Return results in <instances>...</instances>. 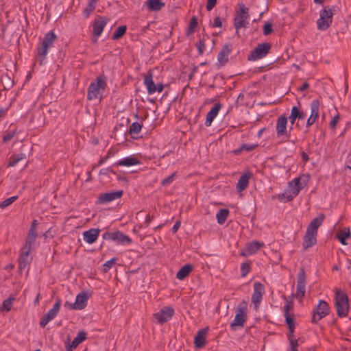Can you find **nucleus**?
Segmentation results:
<instances>
[{
    "instance_id": "27",
    "label": "nucleus",
    "mask_w": 351,
    "mask_h": 351,
    "mask_svg": "<svg viewBox=\"0 0 351 351\" xmlns=\"http://www.w3.org/2000/svg\"><path fill=\"white\" fill-rule=\"evenodd\" d=\"M232 51V45L226 44L218 53L217 60L221 64H225L228 60V56Z\"/></svg>"
},
{
    "instance_id": "30",
    "label": "nucleus",
    "mask_w": 351,
    "mask_h": 351,
    "mask_svg": "<svg viewBox=\"0 0 351 351\" xmlns=\"http://www.w3.org/2000/svg\"><path fill=\"white\" fill-rule=\"evenodd\" d=\"M193 271V266L190 264L183 265L178 271L176 278L180 280L185 279Z\"/></svg>"
},
{
    "instance_id": "14",
    "label": "nucleus",
    "mask_w": 351,
    "mask_h": 351,
    "mask_svg": "<svg viewBox=\"0 0 351 351\" xmlns=\"http://www.w3.org/2000/svg\"><path fill=\"white\" fill-rule=\"evenodd\" d=\"M123 193L122 190L101 193L98 197L97 204H106L112 202L117 199L121 198Z\"/></svg>"
},
{
    "instance_id": "23",
    "label": "nucleus",
    "mask_w": 351,
    "mask_h": 351,
    "mask_svg": "<svg viewBox=\"0 0 351 351\" xmlns=\"http://www.w3.org/2000/svg\"><path fill=\"white\" fill-rule=\"evenodd\" d=\"M89 298V295L87 292L82 291L76 296L75 302L73 303L74 308L76 310H82L87 305V301Z\"/></svg>"
},
{
    "instance_id": "24",
    "label": "nucleus",
    "mask_w": 351,
    "mask_h": 351,
    "mask_svg": "<svg viewBox=\"0 0 351 351\" xmlns=\"http://www.w3.org/2000/svg\"><path fill=\"white\" fill-rule=\"evenodd\" d=\"M252 176V173L250 171H246L241 175L236 186V189L238 192L240 193L246 189Z\"/></svg>"
},
{
    "instance_id": "48",
    "label": "nucleus",
    "mask_w": 351,
    "mask_h": 351,
    "mask_svg": "<svg viewBox=\"0 0 351 351\" xmlns=\"http://www.w3.org/2000/svg\"><path fill=\"white\" fill-rule=\"evenodd\" d=\"M273 31L272 24L269 22L265 23L263 25V34L267 36L273 32Z\"/></svg>"
},
{
    "instance_id": "16",
    "label": "nucleus",
    "mask_w": 351,
    "mask_h": 351,
    "mask_svg": "<svg viewBox=\"0 0 351 351\" xmlns=\"http://www.w3.org/2000/svg\"><path fill=\"white\" fill-rule=\"evenodd\" d=\"M293 311V301H289L286 300L285 304L283 306L284 317L285 318V322L287 326L295 325L294 321V313L291 311Z\"/></svg>"
},
{
    "instance_id": "8",
    "label": "nucleus",
    "mask_w": 351,
    "mask_h": 351,
    "mask_svg": "<svg viewBox=\"0 0 351 351\" xmlns=\"http://www.w3.org/2000/svg\"><path fill=\"white\" fill-rule=\"evenodd\" d=\"M246 310L247 304L245 301H243L237 309L234 319L230 324V328L232 329H234L235 326L243 327L244 326L247 320Z\"/></svg>"
},
{
    "instance_id": "44",
    "label": "nucleus",
    "mask_w": 351,
    "mask_h": 351,
    "mask_svg": "<svg viewBox=\"0 0 351 351\" xmlns=\"http://www.w3.org/2000/svg\"><path fill=\"white\" fill-rule=\"evenodd\" d=\"M117 258H112L110 260L106 261L104 265V271L107 272L117 261Z\"/></svg>"
},
{
    "instance_id": "34",
    "label": "nucleus",
    "mask_w": 351,
    "mask_h": 351,
    "mask_svg": "<svg viewBox=\"0 0 351 351\" xmlns=\"http://www.w3.org/2000/svg\"><path fill=\"white\" fill-rule=\"evenodd\" d=\"M320 103L318 99H314L310 104L311 107V115L310 117L318 119L319 112Z\"/></svg>"
},
{
    "instance_id": "11",
    "label": "nucleus",
    "mask_w": 351,
    "mask_h": 351,
    "mask_svg": "<svg viewBox=\"0 0 351 351\" xmlns=\"http://www.w3.org/2000/svg\"><path fill=\"white\" fill-rule=\"evenodd\" d=\"M61 306V300L58 299L53 306V308H51L46 314L43 315L40 322V326L42 328L45 327V326L52 319H53L58 313L60 311Z\"/></svg>"
},
{
    "instance_id": "1",
    "label": "nucleus",
    "mask_w": 351,
    "mask_h": 351,
    "mask_svg": "<svg viewBox=\"0 0 351 351\" xmlns=\"http://www.w3.org/2000/svg\"><path fill=\"white\" fill-rule=\"evenodd\" d=\"M324 219V215L320 214L318 217L314 218L307 226L305 234L303 237L302 247L304 250H306L316 244L318 228L322 226Z\"/></svg>"
},
{
    "instance_id": "59",
    "label": "nucleus",
    "mask_w": 351,
    "mask_h": 351,
    "mask_svg": "<svg viewBox=\"0 0 351 351\" xmlns=\"http://www.w3.org/2000/svg\"><path fill=\"white\" fill-rule=\"evenodd\" d=\"M8 109H9V107H1L0 108V120L6 116Z\"/></svg>"
},
{
    "instance_id": "31",
    "label": "nucleus",
    "mask_w": 351,
    "mask_h": 351,
    "mask_svg": "<svg viewBox=\"0 0 351 351\" xmlns=\"http://www.w3.org/2000/svg\"><path fill=\"white\" fill-rule=\"evenodd\" d=\"M146 3L149 11H159L165 5L161 0H147Z\"/></svg>"
},
{
    "instance_id": "40",
    "label": "nucleus",
    "mask_w": 351,
    "mask_h": 351,
    "mask_svg": "<svg viewBox=\"0 0 351 351\" xmlns=\"http://www.w3.org/2000/svg\"><path fill=\"white\" fill-rule=\"evenodd\" d=\"M142 129V125L138 122H134L130 127L129 132L131 135L138 134Z\"/></svg>"
},
{
    "instance_id": "26",
    "label": "nucleus",
    "mask_w": 351,
    "mask_h": 351,
    "mask_svg": "<svg viewBox=\"0 0 351 351\" xmlns=\"http://www.w3.org/2000/svg\"><path fill=\"white\" fill-rule=\"evenodd\" d=\"M100 230L97 228H91L84 232L83 239L87 243L91 244L96 241L99 237Z\"/></svg>"
},
{
    "instance_id": "46",
    "label": "nucleus",
    "mask_w": 351,
    "mask_h": 351,
    "mask_svg": "<svg viewBox=\"0 0 351 351\" xmlns=\"http://www.w3.org/2000/svg\"><path fill=\"white\" fill-rule=\"evenodd\" d=\"M96 5L88 3V5L84 10V15L86 18L89 17L90 14L95 10Z\"/></svg>"
},
{
    "instance_id": "6",
    "label": "nucleus",
    "mask_w": 351,
    "mask_h": 351,
    "mask_svg": "<svg viewBox=\"0 0 351 351\" xmlns=\"http://www.w3.org/2000/svg\"><path fill=\"white\" fill-rule=\"evenodd\" d=\"M330 313L329 306L324 300H319L318 304L313 311L311 322L317 324L320 319L327 316Z\"/></svg>"
},
{
    "instance_id": "52",
    "label": "nucleus",
    "mask_w": 351,
    "mask_h": 351,
    "mask_svg": "<svg viewBox=\"0 0 351 351\" xmlns=\"http://www.w3.org/2000/svg\"><path fill=\"white\" fill-rule=\"evenodd\" d=\"M37 238L36 232H29L26 240L29 241L30 243H35L36 239Z\"/></svg>"
},
{
    "instance_id": "22",
    "label": "nucleus",
    "mask_w": 351,
    "mask_h": 351,
    "mask_svg": "<svg viewBox=\"0 0 351 351\" xmlns=\"http://www.w3.org/2000/svg\"><path fill=\"white\" fill-rule=\"evenodd\" d=\"M108 22V19L103 16H99V19H95L93 23V30L94 36L97 38L99 37L101 34Z\"/></svg>"
},
{
    "instance_id": "7",
    "label": "nucleus",
    "mask_w": 351,
    "mask_h": 351,
    "mask_svg": "<svg viewBox=\"0 0 351 351\" xmlns=\"http://www.w3.org/2000/svg\"><path fill=\"white\" fill-rule=\"evenodd\" d=\"M102 237L104 240L112 241L121 245L130 244L132 242V240L130 237L124 234L119 230L114 232H106L103 234Z\"/></svg>"
},
{
    "instance_id": "21",
    "label": "nucleus",
    "mask_w": 351,
    "mask_h": 351,
    "mask_svg": "<svg viewBox=\"0 0 351 351\" xmlns=\"http://www.w3.org/2000/svg\"><path fill=\"white\" fill-rule=\"evenodd\" d=\"M209 330L208 327H206L205 328L200 329L197 331L195 339H194V344L195 347L197 348H202L204 347L206 344V335Z\"/></svg>"
},
{
    "instance_id": "2",
    "label": "nucleus",
    "mask_w": 351,
    "mask_h": 351,
    "mask_svg": "<svg viewBox=\"0 0 351 351\" xmlns=\"http://www.w3.org/2000/svg\"><path fill=\"white\" fill-rule=\"evenodd\" d=\"M107 86V77L101 73L97 76L88 86L87 99L92 101L101 97Z\"/></svg>"
},
{
    "instance_id": "56",
    "label": "nucleus",
    "mask_w": 351,
    "mask_h": 351,
    "mask_svg": "<svg viewBox=\"0 0 351 351\" xmlns=\"http://www.w3.org/2000/svg\"><path fill=\"white\" fill-rule=\"evenodd\" d=\"M299 341H300V339H291V340H289L290 348L298 350V346L299 345Z\"/></svg>"
},
{
    "instance_id": "62",
    "label": "nucleus",
    "mask_w": 351,
    "mask_h": 351,
    "mask_svg": "<svg viewBox=\"0 0 351 351\" xmlns=\"http://www.w3.org/2000/svg\"><path fill=\"white\" fill-rule=\"evenodd\" d=\"M180 224H181V223H180V221H177L175 223V224L173 226L172 229H171V231H172V232H173V234H174V233H176V232L178 230L179 228L180 227Z\"/></svg>"
},
{
    "instance_id": "64",
    "label": "nucleus",
    "mask_w": 351,
    "mask_h": 351,
    "mask_svg": "<svg viewBox=\"0 0 351 351\" xmlns=\"http://www.w3.org/2000/svg\"><path fill=\"white\" fill-rule=\"evenodd\" d=\"M309 87V84L307 82H304L299 88L298 90L303 92L308 89Z\"/></svg>"
},
{
    "instance_id": "15",
    "label": "nucleus",
    "mask_w": 351,
    "mask_h": 351,
    "mask_svg": "<svg viewBox=\"0 0 351 351\" xmlns=\"http://www.w3.org/2000/svg\"><path fill=\"white\" fill-rule=\"evenodd\" d=\"M264 293L265 288L263 285L259 282H255L254 284V293L252 296V302L254 304L256 308L258 307Z\"/></svg>"
},
{
    "instance_id": "43",
    "label": "nucleus",
    "mask_w": 351,
    "mask_h": 351,
    "mask_svg": "<svg viewBox=\"0 0 351 351\" xmlns=\"http://www.w3.org/2000/svg\"><path fill=\"white\" fill-rule=\"evenodd\" d=\"M18 199V196H12L10 197L4 201L1 202L0 203V208L3 209L10 204H12L14 201H16Z\"/></svg>"
},
{
    "instance_id": "28",
    "label": "nucleus",
    "mask_w": 351,
    "mask_h": 351,
    "mask_svg": "<svg viewBox=\"0 0 351 351\" xmlns=\"http://www.w3.org/2000/svg\"><path fill=\"white\" fill-rule=\"evenodd\" d=\"M30 252L21 250V254L19 259V269L23 271L30 264L32 258L29 257Z\"/></svg>"
},
{
    "instance_id": "53",
    "label": "nucleus",
    "mask_w": 351,
    "mask_h": 351,
    "mask_svg": "<svg viewBox=\"0 0 351 351\" xmlns=\"http://www.w3.org/2000/svg\"><path fill=\"white\" fill-rule=\"evenodd\" d=\"M110 172L114 175H117L116 172L113 169H112L110 167L101 169L99 171V174L100 176H101V175L107 176Z\"/></svg>"
},
{
    "instance_id": "10",
    "label": "nucleus",
    "mask_w": 351,
    "mask_h": 351,
    "mask_svg": "<svg viewBox=\"0 0 351 351\" xmlns=\"http://www.w3.org/2000/svg\"><path fill=\"white\" fill-rule=\"evenodd\" d=\"M271 45L269 43L258 44L254 50L248 55L249 60H256L265 57L269 51Z\"/></svg>"
},
{
    "instance_id": "39",
    "label": "nucleus",
    "mask_w": 351,
    "mask_h": 351,
    "mask_svg": "<svg viewBox=\"0 0 351 351\" xmlns=\"http://www.w3.org/2000/svg\"><path fill=\"white\" fill-rule=\"evenodd\" d=\"M251 263L247 261L243 263L241 265V277H245L251 271Z\"/></svg>"
},
{
    "instance_id": "20",
    "label": "nucleus",
    "mask_w": 351,
    "mask_h": 351,
    "mask_svg": "<svg viewBox=\"0 0 351 351\" xmlns=\"http://www.w3.org/2000/svg\"><path fill=\"white\" fill-rule=\"evenodd\" d=\"M263 246V242L254 241L246 245L245 249L241 253V256H247L249 255H252L256 253Z\"/></svg>"
},
{
    "instance_id": "49",
    "label": "nucleus",
    "mask_w": 351,
    "mask_h": 351,
    "mask_svg": "<svg viewBox=\"0 0 351 351\" xmlns=\"http://www.w3.org/2000/svg\"><path fill=\"white\" fill-rule=\"evenodd\" d=\"M34 247V243H30L29 241L25 240V245L21 248L23 251H28V252H31L32 250Z\"/></svg>"
},
{
    "instance_id": "36",
    "label": "nucleus",
    "mask_w": 351,
    "mask_h": 351,
    "mask_svg": "<svg viewBox=\"0 0 351 351\" xmlns=\"http://www.w3.org/2000/svg\"><path fill=\"white\" fill-rule=\"evenodd\" d=\"M25 157L23 154L12 155L10 157L8 167H14Z\"/></svg>"
},
{
    "instance_id": "32",
    "label": "nucleus",
    "mask_w": 351,
    "mask_h": 351,
    "mask_svg": "<svg viewBox=\"0 0 351 351\" xmlns=\"http://www.w3.org/2000/svg\"><path fill=\"white\" fill-rule=\"evenodd\" d=\"M350 237V231L348 228H344L342 230L337 234L338 240L342 245H347L346 241Z\"/></svg>"
},
{
    "instance_id": "61",
    "label": "nucleus",
    "mask_w": 351,
    "mask_h": 351,
    "mask_svg": "<svg viewBox=\"0 0 351 351\" xmlns=\"http://www.w3.org/2000/svg\"><path fill=\"white\" fill-rule=\"evenodd\" d=\"M38 226V221L37 220H34L32 223L31 227L29 230V232H36V228Z\"/></svg>"
},
{
    "instance_id": "47",
    "label": "nucleus",
    "mask_w": 351,
    "mask_h": 351,
    "mask_svg": "<svg viewBox=\"0 0 351 351\" xmlns=\"http://www.w3.org/2000/svg\"><path fill=\"white\" fill-rule=\"evenodd\" d=\"M196 47H197V49L198 50V53L199 55H202L205 49H206V45H205V41L204 39H200L197 43H196Z\"/></svg>"
},
{
    "instance_id": "45",
    "label": "nucleus",
    "mask_w": 351,
    "mask_h": 351,
    "mask_svg": "<svg viewBox=\"0 0 351 351\" xmlns=\"http://www.w3.org/2000/svg\"><path fill=\"white\" fill-rule=\"evenodd\" d=\"M176 176V172H173L172 174L163 179L161 182L162 186H168L173 182Z\"/></svg>"
},
{
    "instance_id": "9",
    "label": "nucleus",
    "mask_w": 351,
    "mask_h": 351,
    "mask_svg": "<svg viewBox=\"0 0 351 351\" xmlns=\"http://www.w3.org/2000/svg\"><path fill=\"white\" fill-rule=\"evenodd\" d=\"M56 38V34L51 31L45 34L43 41L42 46L38 49V56L39 58H44L47 53L48 49L53 45Z\"/></svg>"
},
{
    "instance_id": "19",
    "label": "nucleus",
    "mask_w": 351,
    "mask_h": 351,
    "mask_svg": "<svg viewBox=\"0 0 351 351\" xmlns=\"http://www.w3.org/2000/svg\"><path fill=\"white\" fill-rule=\"evenodd\" d=\"M154 69H149L144 77L143 83L147 88L149 94H153L156 92V85L155 84L154 77Z\"/></svg>"
},
{
    "instance_id": "35",
    "label": "nucleus",
    "mask_w": 351,
    "mask_h": 351,
    "mask_svg": "<svg viewBox=\"0 0 351 351\" xmlns=\"http://www.w3.org/2000/svg\"><path fill=\"white\" fill-rule=\"evenodd\" d=\"M230 211L226 208L220 209L216 214L217 222L219 224H223L229 216Z\"/></svg>"
},
{
    "instance_id": "29",
    "label": "nucleus",
    "mask_w": 351,
    "mask_h": 351,
    "mask_svg": "<svg viewBox=\"0 0 351 351\" xmlns=\"http://www.w3.org/2000/svg\"><path fill=\"white\" fill-rule=\"evenodd\" d=\"M141 164L139 160L134 156H128L117 161L114 165L130 167Z\"/></svg>"
},
{
    "instance_id": "51",
    "label": "nucleus",
    "mask_w": 351,
    "mask_h": 351,
    "mask_svg": "<svg viewBox=\"0 0 351 351\" xmlns=\"http://www.w3.org/2000/svg\"><path fill=\"white\" fill-rule=\"evenodd\" d=\"M298 178L300 179V180H301V183L303 185V186L304 187L308 182L310 176L308 174H303V175L300 176V177H298Z\"/></svg>"
},
{
    "instance_id": "55",
    "label": "nucleus",
    "mask_w": 351,
    "mask_h": 351,
    "mask_svg": "<svg viewBox=\"0 0 351 351\" xmlns=\"http://www.w3.org/2000/svg\"><path fill=\"white\" fill-rule=\"evenodd\" d=\"M289 195V191H286L285 193H280L278 195V199L280 201V202H288L287 201V195Z\"/></svg>"
},
{
    "instance_id": "33",
    "label": "nucleus",
    "mask_w": 351,
    "mask_h": 351,
    "mask_svg": "<svg viewBox=\"0 0 351 351\" xmlns=\"http://www.w3.org/2000/svg\"><path fill=\"white\" fill-rule=\"evenodd\" d=\"M86 339V333L82 330L80 331L77 336L74 338L71 344L70 345V348H76L77 346L84 341Z\"/></svg>"
},
{
    "instance_id": "42",
    "label": "nucleus",
    "mask_w": 351,
    "mask_h": 351,
    "mask_svg": "<svg viewBox=\"0 0 351 351\" xmlns=\"http://www.w3.org/2000/svg\"><path fill=\"white\" fill-rule=\"evenodd\" d=\"M257 147H258L257 144H251V145L243 144L238 150L235 151V153L239 154V152H241L242 151L250 152V151L254 149Z\"/></svg>"
},
{
    "instance_id": "12",
    "label": "nucleus",
    "mask_w": 351,
    "mask_h": 351,
    "mask_svg": "<svg viewBox=\"0 0 351 351\" xmlns=\"http://www.w3.org/2000/svg\"><path fill=\"white\" fill-rule=\"evenodd\" d=\"M174 314V310L171 306H165L158 312L154 314V318L159 324H164L169 320Z\"/></svg>"
},
{
    "instance_id": "25",
    "label": "nucleus",
    "mask_w": 351,
    "mask_h": 351,
    "mask_svg": "<svg viewBox=\"0 0 351 351\" xmlns=\"http://www.w3.org/2000/svg\"><path fill=\"white\" fill-rule=\"evenodd\" d=\"M221 108V104L219 102L215 103L210 110L207 113L206 119L205 121V125L209 127L211 125L212 122L218 114Z\"/></svg>"
},
{
    "instance_id": "58",
    "label": "nucleus",
    "mask_w": 351,
    "mask_h": 351,
    "mask_svg": "<svg viewBox=\"0 0 351 351\" xmlns=\"http://www.w3.org/2000/svg\"><path fill=\"white\" fill-rule=\"evenodd\" d=\"M339 114L335 115L330 122V127L331 128H335L337 123L339 122Z\"/></svg>"
},
{
    "instance_id": "50",
    "label": "nucleus",
    "mask_w": 351,
    "mask_h": 351,
    "mask_svg": "<svg viewBox=\"0 0 351 351\" xmlns=\"http://www.w3.org/2000/svg\"><path fill=\"white\" fill-rule=\"evenodd\" d=\"M16 132H7L5 134H4L3 136V141L4 143L5 142H8L9 141H10L11 139H12L15 135Z\"/></svg>"
},
{
    "instance_id": "5",
    "label": "nucleus",
    "mask_w": 351,
    "mask_h": 351,
    "mask_svg": "<svg viewBox=\"0 0 351 351\" xmlns=\"http://www.w3.org/2000/svg\"><path fill=\"white\" fill-rule=\"evenodd\" d=\"M239 9L236 11L234 18V25L237 30L245 27L248 24L247 20L250 18L249 8L242 3L239 4Z\"/></svg>"
},
{
    "instance_id": "41",
    "label": "nucleus",
    "mask_w": 351,
    "mask_h": 351,
    "mask_svg": "<svg viewBox=\"0 0 351 351\" xmlns=\"http://www.w3.org/2000/svg\"><path fill=\"white\" fill-rule=\"evenodd\" d=\"M197 25H198V21H197V17L193 16L191 19V21L189 23V25L188 30H187V34L189 35V34H193L195 32V29L197 26Z\"/></svg>"
},
{
    "instance_id": "57",
    "label": "nucleus",
    "mask_w": 351,
    "mask_h": 351,
    "mask_svg": "<svg viewBox=\"0 0 351 351\" xmlns=\"http://www.w3.org/2000/svg\"><path fill=\"white\" fill-rule=\"evenodd\" d=\"M222 26V22L219 16H217L213 21L212 25L213 27H221Z\"/></svg>"
},
{
    "instance_id": "60",
    "label": "nucleus",
    "mask_w": 351,
    "mask_h": 351,
    "mask_svg": "<svg viewBox=\"0 0 351 351\" xmlns=\"http://www.w3.org/2000/svg\"><path fill=\"white\" fill-rule=\"evenodd\" d=\"M3 306L5 309L10 311L12 306V301L10 299L5 300L3 302Z\"/></svg>"
},
{
    "instance_id": "63",
    "label": "nucleus",
    "mask_w": 351,
    "mask_h": 351,
    "mask_svg": "<svg viewBox=\"0 0 351 351\" xmlns=\"http://www.w3.org/2000/svg\"><path fill=\"white\" fill-rule=\"evenodd\" d=\"M317 119H316V118H313V117H309L308 120H307V122H306V127L311 126L313 124L315 123V122L316 121Z\"/></svg>"
},
{
    "instance_id": "37",
    "label": "nucleus",
    "mask_w": 351,
    "mask_h": 351,
    "mask_svg": "<svg viewBox=\"0 0 351 351\" xmlns=\"http://www.w3.org/2000/svg\"><path fill=\"white\" fill-rule=\"evenodd\" d=\"M291 112H292L293 115H294L295 118L299 120H302L306 117V113L304 112L302 110H300L299 107L298 106H293Z\"/></svg>"
},
{
    "instance_id": "38",
    "label": "nucleus",
    "mask_w": 351,
    "mask_h": 351,
    "mask_svg": "<svg viewBox=\"0 0 351 351\" xmlns=\"http://www.w3.org/2000/svg\"><path fill=\"white\" fill-rule=\"evenodd\" d=\"M127 27L125 25H121L117 28L114 32L112 38L113 40H118L121 38L126 32Z\"/></svg>"
},
{
    "instance_id": "13",
    "label": "nucleus",
    "mask_w": 351,
    "mask_h": 351,
    "mask_svg": "<svg viewBox=\"0 0 351 351\" xmlns=\"http://www.w3.org/2000/svg\"><path fill=\"white\" fill-rule=\"evenodd\" d=\"M306 274L304 268H300L298 274L297 293L298 298H302L306 291Z\"/></svg>"
},
{
    "instance_id": "18",
    "label": "nucleus",
    "mask_w": 351,
    "mask_h": 351,
    "mask_svg": "<svg viewBox=\"0 0 351 351\" xmlns=\"http://www.w3.org/2000/svg\"><path fill=\"white\" fill-rule=\"evenodd\" d=\"M287 117L285 114H282L276 120V135L277 136H287Z\"/></svg>"
},
{
    "instance_id": "3",
    "label": "nucleus",
    "mask_w": 351,
    "mask_h": 351,
    "mask_svg": "<svg viewBox=\"0 0 351 351\" xmlns=\"http://www.w3.org/2000/svg\"><path fill=\"white\" fill-rule=\"evenodd\" d=\"M339 8L337 5H326L319 12V18L317 21L319 30L324 31L329 28L332 23V16L336 14Z\"/></svg>"
},
{
    "instance_id": "17",
    "label": "nucleus",
    "mask_w": 351,
    "mask_h": 351,
    "mask_svg": "<svg viewBox=\"0 0 351 351\" xmlns=\"http://www.w3.org/2000/svg\"><path fill=\"white\" fill-rule=\"evenodd\" d=\"M289 186H291V189L289 190V195H287V201H291L304 188L301 183V180H300L298 178H294L291 182H289Z\"/></svg>"
},
{
    "instance_id": "54",
    "label": "nucleus",
    "mask_w": 351,
    "mask_h": 351,
    "mask_svg": "<svg viewBox=\"0 0 351 351\" xmlns=\"http://www.w3.org/2000/svg\"><path fill=\"white\" fill-rule=\"evenodd\" d=\"M217 0H207L206 2V10L210 11L213 9L217 3Z\"/></svg>"
},
{
    "instance_id": "4",
    "label": "nucleus",
    "mask_w": 351,
    "mask_h": 351,
    "mask_svg": "<svg viewBox=\"0 0 351 351\" xmlns=\"http://www.w3.org/2000/svg\"><path fill=\"white\" fill-rule=\"evenodd\" d=\"M335 304L337 308V314L339 317H345L349 311L348 297L341 291L335 293Z\"/></svg>"
}]
</instances>
